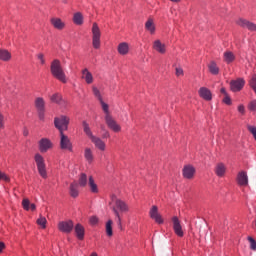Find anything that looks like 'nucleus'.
I'll return each mask as SVG.
<instances>
[{"instance_id":"8fccbe9b","label":"nucleus","mask_w":256,"mask_h":256,"mask_svg":"<svg viewBox=\"0 0 256 256\" xmlns=\"http://www.w3.org/2000/svg\"><path fill=\"white\" fill-rule=\"evenodd\" d=\"M223 102H224L226 105H231V98L229 97V94L226 95V96H224Z\"/></svg>"},{"instance_id":"0eeeda50","label":"nucleus","mask_w":256,"mask_h":256,"mask_svg":"<svg viewBox=\"0 0 256 256\" xmlns=\"http://www.w3.org/2000/svg\"><path fill=\"white\" fill-rule=\"evenodd\" d=\"M38 147H39V151L41 153H47V151H49V149L53 148V142H51V140H49L48 138H42L38 142Z\"/></svg>"},{"instance_id":"37998d69","label":"nucleus","mask_w":256,"mask_h":256,"mask_svg":"<svg viewBox=\"0 0 256 256\" xmlns=\"http://www.w3.org/2000/svg\"><path fill=\"white\" fill-rule=\"evenodd\" d=\"M248 241L250 242V248L252 251L256 250V241L252 237H248Z\"/></svg>"},{"instance_id":"49530a36","label":"nucleus","mask_w":256,"mask_h":256,"mask_svg":"<svg viewBox=\"0 0 256 256\" xmlns=\"http://www.w3.org/2000/svg\"><path fill=\"white\" fill-rule=\"evenodd\" d=\"M37 57H38V59H39L41 65H45V56L43 55V53H39V54L37 55Z\"/></svg>"},{"instance_id":"473e14b6","label":"nucleus","mask_w":256,"mask_h":256,"mask_svg":"<svg viewBox=\"0 0 256 256\" xmlns=\"http://www.w3.org/2000/svg\"><path fill=\"white\" fill-rule=\"evenodd\" d=\"M73 21L75 25H83V14L81 12H77L73 16Z\"/></svg>"},{"instance_id":"6ab92c4d","label":"nucleus","mask_w":256,"mask_h":256,"mask_svg":"<svg viewBox=\"0 0 256 256\" xmlns=\"http://www.w3.org/2000/svg\"><path fill=\"white\" fill-rule=\"evenodd\" d=\"M92 143H94L95 147L99 149L100 151H105V142L101 140V138L94 136L90 139Z\"/></svg>"},{"instance_id":"bf43d9fd","label":"nucleus","mask_w":256,"mask_h":256,"mask_svg":"<svg viewBox=\"0 0 256 256\" xmlns=\"http://www.w3.org/2000/svg\"><path fill=\"white\" fill-rule=\"evenodd\" d=\"M101 129L104 131L105 130V126H101Z\"/></svg>"},{"instance_id":"b1692460","label":"nucleus","mask_w":256,"mask_h":256,"mask_svg":"<svg viewBox=\"0 0 256 256\" xmlns=\"http://www.w3.org/2000/svg\"><path fill=\"white\" fill-rule=\"evenodd\" d=\"M70 195L75 199L79 197V184L77 182H72L70 184Z\"/></svg>"},{"instance_id":"f704fd0d","label":"nucleus","mask_w":256,"mask_h":256,"mask_svg":"<svg viewBox=\"0 0 256 256\" xmlns=\"http://www.w3.org/2000/svg\"><path fill=\"white\" fill-rule=\"evenodd\" d=\"M145 27L147 31H150V33H155V24H153V19H148L145 23Z\"/></svg>"},{"instance_id":"ea45409f","label":"nucleus","mask_w":256,"mask_h":256,"mask_svg":"<svg viewBox=\"0 0 256 256\" xmlns=\"http://www.w3.org/2000/svg\"><path fill=\"white\" fill-rule=\"evenodd\" d=\"M100 105L102 106V109L106 115H109V105L105 103L103 100H100Z\"/></svg>"},{"instance_id":"6e6d98bb","label":"nucleus","mask_w":256,"mask_h":256,"mask_svg":"<svg viewBox=\"0 0 256 256\" xmlns=\"http://www.w3.org/2000/svg\"><path fill=\"white\" fill-rule=\"evenodd\" d=\"M23 135L24 137H27L29 135V130H27V128H24Z\"/></svg>"},{"instance_id":"6e6552de","label":"nucleus","mask_w":256,"mask_h":256,"mask_svg":"<svg viewBox=\"0 0 256 256\" xmlns=\"http://www.w3.org/2000/svg\"><path fill=\"white\" fill-rule=\"evenodd\" d=\"M237 25H239V27H242L243 29H248V31H254L256 32V24L249 21V20H245L243 18H239L236 21Z\"/></svg>"},{"instance_id":"79ce46f5","label":"nucleus","mask_w":256,"mask_h":256,"mask_svg":"<svg viewBox=\"0 0 256 256\" xmlns=\"http://www.w3.org/2000/svg\"><path fill=\"white\" fill-rule=\"evenodd\" d=\"M175 75H176V77H183V75H184L183 68L176 67L175 68Z\"/></svg>"},{"instance_id":"5fc2aeb1","label":"nucleus","mask_w":256,"mask_h":256,"mask_svg":"<svg viewBox=\"0 0 256 256\" xmlns=\"http://www.w3.org/2000/svg\"><path fill=\"white\" fill-rule=\"evenodd\" d=\"M3 249H5V243L0 242V253L3 252Z\"/></svg>"},{"instance_id":"c756f323","label":"nucleus","mask_w":256,"mask_h":256,"mask_svg":"<svg viewBox=\"0 0 256 256\" xmlns=\"http://www.w3.org/2000/svg\"><path fill=\"white\" fill-rule=\"evenodd\" d=\"M208 69L212 75H219V66H217L215 61H212L208 64Z\"/></svg>"},{"instance_id":"39448f33","label":"nucleus","mask_w":256,"mask_h":256,"mask_svg":"<svg viewBox=\"0 0 256 256\" xmlns=\"http://www.w3.org/2000/svg\"><path fill=\"white\" fill-rule=\"evenodd\" d=\"M105 121H106L107 127H109V129L114 131V133H119V131H121V125H119L117 121L113 119V116H111V114L105 115Z\"/></svg>"},{"instance_id":"f8f14e48","label":"nucleus","mask_w":256,"mask_h":256,"mask_svg":"<svg viewBox=\"0 0 256 256\" xmlns=\"http://www.w3.org/2000/svg\"><path fill=\"white\" fill-rule=\"evenodd\" d=\"M243 87H245V80L243 78H238L230 82V89L234 93H236L237 91H241Z\"/></svg>"},{"instance_id":"f03ea898","label":"nucleus","mask_w":256,"mask_h":256,"mask_svg":"<svg viewBox=\"0 0 256 256\" xmlns=\"http://www.w3.org/2000/svg\"><path fill=\"white\" fill-rule=\"evenodd\" d=\"M50 71L55 79H58L61 83H67V76L65 75V71L59 59H55L51 62Z\"/></svg>"},{"instance_id":"a211bd4d","label":"nucleus","mask_w":256,"mask_h":256,"mask_svg":"<svg viewBox=\"0 0 256 256\" xmlns=\"http://www.w3.org/2000/svg\"><path fill=\"white\" fill-rule=\"evenodd\" d=\"M153 49L162 55L167 51L165 44L162 43L161 40L154 41Z\"/></svg>"},{"instance_id":"ddd939ff","label":"nucleus","mask_w":256,"mask_h":256,"mask_svg":"<svg viewBox=\"0 0 256 256\" xmlns=\"http://www.w3.org/2000/svg\"><path fill=\"white\" fill-rule=\"evenodd\" d=\"M149 215L151 219H154V221L158 223V225L163 224V217H161V214H159V209L157 208V206H152Z\"/></svg>"},{"instance_id":"393cba45","label":"nucleus","mask_w":256,"mask_h":256,"mask_svg":"<svg viewBox=\"0 0 256 256\" xmlns=\"http://www.w3.org/2000/svg\"><path fill=\"white\" fill-rule=\"evenodd\" d=\"M82 79H84L86 83H88V85H91V83H93V74H91V72H89V70L85 68L82 71Z\"/></svg>"},{"instance_id":"4468645a","label":"nucleus","mask_w":256,"mask_h":256,"mask_svg":"<svg viewBox=\"0 0 256 256\" xmlns=\"http://www.w3.org/2000/svg\"><path fill=\"white\" fill-rule=\"evenodd\" d=\"M182 175L184 179H193L195 177V167L192 165L184 166L182 170Z\"/></svg>"},{"instance_id":"7c9ffc66","label":"nucleus","mask_w":256,"mask_h":256,"mask_svg":"<svg viewBox=\"0 0 256 256\" xmlns=\"http://www.w3.org/2000/svg\"><path fill=\"white\" fill-rule=\"evenodd\" d=\"M83 130L84 133L89 137V139H93L95 135H93V132L91 131V127H89V124L86 121H83Z\"/></svg>"},{"instance_id":"de8ad7c7","label":"nucleus","mask_w":256,"mask_h":256,"mask_svg":"<svg viewBox=\"0 0 256 256\" xmlns=\"http://www.w3.org/2000/svg\"><path fill=\"white\" fill-rule=\"evenodd\" d=\"M38 117H39L40 121H44L45 120V110L38 111Z\"/></svg>"},{"instance_id":"e433bc0d","label":"nucleus","mask_w":256,"mask_h":256,"mask_svg":"<svg viewBox=\"0 0 256 256\" xmlns=\"http://www.w3.org/2000/svg\"><path fill=\"white\" fill-rule=\"evenodd\" d=\"M50 99L52 103H61V101H63V96L59 93H56L53 94Z\"/></svg>"},{"instance_id":"58836bf2","label":"nucleus","mask_w":256,"mask_h":256,"mask_svg":"<svg viewBox=\"0 0 256 256\" xmlns=\"http://www.w3.org/2000/svg\"><path fill=\"white\" fill-rule=\"evenodd\" d=\"M84 155H85V159H87L88 161H91V159H93V152L89 148L85 149Z\"/></svg>"},{"instance_id":"2eb2a0df","label":"nucleus","mask_w":256,"mask_h":256,"mask_svg":"<svg viewBox=\"0 0 256 256\" xmlns=\"http://www.w3.org/2000/svg\"><path fill=\"white\" fill-rule=\"evenodd\" d=\"M198 95L204 99V101H211V99H213V94L207 87H201L198 90Z\"/></svg>"},{"instance_id":"bb28decb","label":"nucleus","mask_w":256,"mask_h":256,"mask_svg":"<svg viewBox=\"0 0 256 256\" xmlns=\"http://www.w3.org/2000/svg\"><path fill=\"white\" fill-rule=\"evenodd\" d=\"M118 53L120 55H127L129 53V43L122 42L118 45Z\"/></svg>"},{"instance_id":"09e8293b","label":"nucleus","mask_w":256,"mask_h":256,"mask_svg":"<svg viewBox=\"0 0 256 256\" xmlns=\"http://www.w3.org/2000/svg\"><path fill=\"white\" fill-rule=\"evenodd\" d=\"M5 127V117L3 114H0V129H3Z\"/></svg>"},{"instance_id":"603ef678","label":"nucleus","mask_w":256,"mask_h":256,"mask_svg":"<svg viewBox=\"0 0 256 256\" xmlns=\"http://www.w3.org/2000/svg\"><path fill=\"white\" fill-rule=\"evenodd\" d=\"M35 161H43V156L41 154L37 153L34 157Z\"/></svg>"},{"instance_id":"423d86ee","label":"nucleus","mask_w":256,"mask_h":256,"mask_svg":"<svg viewBox=\"0 0 256 256\" xmlns=\"http://www.w3.org/2000/svg\"><path fill=\"white\" fill-rule=\"evenodd\" d=\"M236 182L240 187H247L249 185V177L247 176V172L244 170L238 172Z\"/></svg>"},{"instance_id":"1a4fd4ad","label":"nucleus","mask_w":256,"mask_h":256,"mask_svg":"<svg viewBox=\"0 0 256 256\" xmlns=\"http://www.w3.org/2000/svg\"><path fill=\"white\" fill-rule=\"evenodd\" d=\"M60 147L61 149H66V151H73L71 140L65 133L60 134Z\"/></svg>"},{"instance_id":"72a5a7b5","label":"nucleus","mask_w":256,"mask_h":256,"mask_svg":"<svg viewBox=\"0 0 256 256\" xmlns=\"http://www.w3.org/2000/svg\"><path fill=\"white\" fill-rule=\"evenodd\" d=\"M106 235L113 237V220H108L106 223Z\"/></svg>"},{"instance_id":"f257e3e1","label":"nucleus","mask_w":256,"mask_h":256,"mask_svg":"<svg viewBox=\"0 0 256 256\" xmlns=\"http://www.w3.org/2000/svg\"><path fill=\"white\" fill-rule=\"evenodd\" d=\"M112 203V211L115 215L116 223L119 229H123L121 213H129V205L125 201L117 198V196H112Z\"/></svg>"},{"instance_id":"f3484780","label":"nucleus","mask_w":256,"mask_h":256,"mask_svg":"<svg viewBox=\"0 0 256 256\" xmlns=\"http://www.w3.org/2000/svg\"><path fill=\"white\" fill-rule=\"evenodd\" d=\"M37 169L40 177L47 179V166L45 165L44 161L37 162Z\"/></svg>"},{"instance_id":"5701e85b","label":"nucleus","mask_w":256,"mask_h":256,"mask_svg":"<svg viewBox=\"0 0 256 256\" xmlns=\"http://www.w3.org/2000/svg\"><path fill=\"white\" fill-rule=\"evenodd\" d=\"M75 233L77 238L80 239V241H83L85 238V228L81 224L75 226Z\"/></svg>"},{"instance_id":"4be33fe9","label":"nucleus","mask_w":256,"mask_h":256,"mask_svg":"<svg viewBox=\"0 0 256 256\" xmlns=\"http://www.w3.org/2000/svg\"><path fill=\"white\" fill-rule=\"evenodd\" d=\"M88 187L91 193H99V187L97 186V183H95L93 176L88 177Z\"/></svg>"},{"instance_id":"c03bdc74","label":"nucleus","mask_w":256,"mask_h":256,"mask_svg":"<svg viewBox=\"0 0 256 256\" xmlns=\"http://www.w3.org/2000/svg\"><path fill=\"white\" fill-rule=\"evenodd\" d=\"M90 225H97L99 223V218L97 216H91L89 219Z\"/></svg>"},{"instance_id":"4c0bfd02","label":"nucleus","mask_w":256,"mask_h":256,"mask_svg":"<svg viewBox=\"0 0 256 256\" xmlns=\"http://www.w3.org/2000/svg\"><path fill=\"white\" fill-rule=\"evenodd\" d=\"M92 91L94 93V96L98 99V101H102L103 97L101 96V92L99 91V89L97 87H93Z\"/></svg>"},{"instance_id":"a19ab883","label":"nucleus","mask_w":256,"mask_h":256,"mask_svg":"<svg viewBox=\"0 0 256 256\" xmlns=\"http://www.w3.org/2000/svg\"><path fill=\"white\" fill-rule=\"evenodd\" d=\"M0 181H5L6 183H9L11 179L9 178V176H7V174L0 171Z\"/></svg>"},{"instance_id":"4d7b16f0","label":"nucleus","mask_w":256,"mask_h":256,"mask_svg":"<svg viewBox=\"0 0 256 256\" xmlns=\"http://www.w3.org/2000/svg\"><path fill=\"white\" fill-rule=\"evenodd\" d=\"M172 3H179L181 0H170Z\"/></svg>"},{"instance_id":"cd10ccee","label":"nucleus","mask_w":256,"mask_h":256,"mask_svg":"<svg viewBox=\"0 0 256 256\" xmlns=\"http://www.w3.org/2000/svg\"><path fill=\"white\" fill-rule=\"evenodd\" d=\"M35 107L37 111H45V100L42 97L36 98Z\"/></svg>"},{"instance_id":"9b49d317","label":"nucleus","mask_w":256,"mask_h":256,"mask_svg":"<svg viewBox=\"0 0 256 256\" xmlns=\"http://www.w3.org/2000/svg\"><path fill=\"white\" fill-rule=\"evenodd\" d=\"M172 223H173L174 233L177 235V237H183L185 233L183 232L181 221H179V218L177 216H174L172 218Z\"/></svg>"},{"instance_id":"c85d7f7f","label":"nucleus","mask_w":256,"mask_h":256,"mask_svg":"<svg viewBox=\"0 0 256 256\" xmlns=\"http://www.w3.org/2000/svg\"><path fill=\"white\" fill-rule=\"evenodd\" d=\"M223 59L225 63H233V61H235V54H233L231 51H226L223 54Z\"/></svg>"},{"instance_id":"c9c22d12","label":"nucleus","mask_w":256,"mask_h":256,"mask_svg":"<svg viewBox=\"0 0 256 256\" xmlns=\"http://www.w3.org/2000/svg\"><path fill=\"white\" fill-rule=\"evenodd\" d=\"M36 223H37V225L42 227V229H45L47 227V218L40 215V217L37 219Z\"/></svg>"},{"instance_id":"9d476101","label":"nucleus","mask_w":256,"mask_h":256,"mask_svg":"<svg viewBox=\"0 0 256 256\" xmlns=\"http://www.w3.org/2000/svg\"><path fill=\"white\" fill-rule=\"evenodd\" d=\"M74 224L71 220L61 221L58 223V229L61 233H71L73 231Z\"/></svg>"},{"instance_id":"a878e982","label":"nucleus","mask_w":256,"mask_h":256,"mask_svg":"<svg viewBox=\"0 0 256 256\" xmlns=\"http://www.w3.org/2000/svg\"><path fill=\"white\" fill-rule=\"evenodd\" d=\"M89 183V177H87V174L81 173L79 178H78V186L79 187H87Z\"/></svg>"},{"instance_id":"a18cd8bd","label":"nucleus","mask_w":256,"mask_h":256,"mask_svg":"<svg viewBox=\"0 0 256 256\" xmlns=\"http://www.w3.org/2000/svg\"><path fill=\"white\" fill-rule=\"evenodd\" d=\"M248 109H250V111H256V100L250 102Z\"/></svg>"},{"instance_id":"aec40b11","label":"nucleus","mask_w":256,"mask_h":256,"mask_svg":"<svg viewBox=\"0 0 256 256\" xmlns=\"http://www.w3.org/2000/svg\"><path fill=\"white\" fill-rule=\"evenodd\" d=\"M22 207L25 211H35L37 209V206L33 203L31 204V201L27 198L22 200Z\"/></svg>"},{"instance_id":"412c9836","label":"nucleus","mask_w":256,"mask_h":256,"mask_svg":"<svg viewBox=\"0 0 256 256\" xmlns=\"http://www.w3.org/2000/svg\"><path fill=\"white\" fill-rule=\"evenodd\" d=\"M51 24L55 29H58L59 31L65 29V22H62L60 18H52Z\"/></svg>"},{"instance_id":"864d4df0","label":"nucleus","mask_w":256,"mask_h":256,"mask_svg":"<svg viewBox=\"0 0 256 256\" xmlns=\"http://www.w3.org/2000/svg\"><path fill=\"white\" fill-rule=\"evenodd\" d=\"M220 93H222V95H224V97L229 95V94H227V90L225 88H221Z\"/></svg>"},{"instance_id":"20e7f679","label":"nucleus","mask_w":256,"mask_h":256,"mask_svg":"<svg viewBox=\"0 0 256 256\" xmlns=\"http://www.w3.org/2000/svg\"><path fill=\"white\" fill-rule=\"evenodd\" d=\"M92 45L94 49L101 47V29L95 22L92 25Z\"/></svg>"},{"instance_id":"7ed1b4c3","label":"nucleus","mask_w":256,"mask_h":256,"mask_svg":"<svg viewBox=\"0 0 256 256\" xmlns=\"http://www.w3.org/2000/svg\"><path fill=\"white\" fill-rule=\"evenodd\" d=\"M54 126L58 129L59 133L62 134L63 131L69 129V117L59 116L54 118Z\"/></svg>"},{"instance_id":"13d9d810","label":"nucleus","mask_w":256,"mask_h":256,"mask_svg":"<svg viewBox=\"0 0 256 256\" xmlns=\"http://www.w3.org/2000/svg\"><path fill=\"white\" fill-rule=\"evenodd\" d=\"M90 256H98L97 252H93Z\"/></svg>"},{"instance_id":"2f4dec72","label":"nucleus","mask_w":256,"mask_h":256,"mask_svg":"<svg viewBox=\"0 0 256 256\" xmlns=\"http://www.w3.org/2000/svg\"><path fill=\"white\" fill-rule=\"evenodd\" d=\"M0 61H11V54L7 50L0 49Z\"/></svg>"},{"instance_id":"dca6fc26","label":"nucleus","mask_w":256,"mask_h":256,"mask_svg":"<svg viewBox=\"0 0 256 256\" xmlns=\"http://www.w3.org/2000/svg\"><path fill=\"white\" fill-rule=\"evenodd\" d=\"M214 171L217 177H225V173H227V166L224 163L219 162L216 164Z\"/></svg>"},{"instance_id":"3c124183","label":"nucleus","mask_w":256,"mask_h":256,"mask_svg":"<svg viewBox=\"0 0 256 256\" xmlns=\"http://www.w3.org/2000/svg\"><path fill=\"white\" fill-rule=\"evenodd\" d=\"M238 111H239V113H242V115H245V106L239 105L238 106Z\"/></svg>"}]
</instances>
